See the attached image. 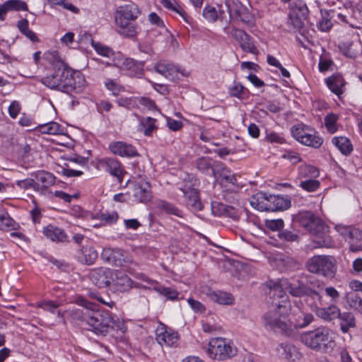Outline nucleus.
<instances>
[{"label":"nucleus","mask_w":362,"mask_h":362,"mask_svg":"<svg viewBox=\"0 0 362 362\" xmlns=\"http://www.w3.org/2000/svg\"><path fill=\"white\" fill-rule=\"evenodd\" d=\"M160 3L163 6L168 10L173 11L184 17L185 11L183 9L177 5L176 3L174 4L171 0H160Z\"/></svg>","instance_id":"obj_58"},{"label":"nucleus","mask_w":362,"mask_h":362,"mask_svg":"<svg viewBox=\"0 0 362 362\" xmlns=\"http://www.w3.org/2000/svg\"><path fill=\"white\" fill-rule=\"evenodd\" d=\"M33 176L36 180V185H41L44 188H47L55 182L54 175L47 171H37L33 174Z\"/></svg>","instance_id":"obj_34"},{"label":"nucleus","mask_w":362,"mask_h":362,"mask_svg":"<svg viewBox=\"0 0 362 362\" xmlns=\"http://www.w3.org/2000/svg\"><path fill=\"white\" fill-rule=\"evenodd\" d=\"M69 73V67L65 64H61V67L52 69L46 76L42 77L41 82L50 89L66 93Z\"/></svg>","instance_id":"obj_8"},{"label":"nucleus","mask_w":362,"mask_h":362,"mask_svg":"<svg viewBox=\"0 0 362 362\" xmlns=\"http://www.w3.org/2000/svg\"><path fill=\"white\" fill-rule=\"evenodd\" d=\"M139 49L140 52L144 53L145 54V57H144V59H142L141 60H137V64L143 65L145 62V60H147L151 57V55L153 52V49L151 47L150 43H148L146 45V44H144V45L140 44L139 45Z\"/></svg>","instance_id":"obj_59"},{"label":"nucleus","mask_w":362,"mask_h":362,"mask_svg":"<svg viewBox=\"0 0 362 362\" xmlns=\"http://www.w3.org/2000/svg\"><path fill=\"white\" fill-rule=\"evenodd\" d=\"M288 306L275 303V308L266 312L262 317V324L268 331L291 336L293 334V324L288 320Z\"/></svg>","instance_id":"obj_4"},{"label":"nucleus","mask_w":362,"mask_h":362,"mask_svg":"<svg viewBox=\"0 0 362 362\" xmlns=\"http://www.w3.org/2000/svg\"><path fill=\"white\" fill-rule=\"evenodd\" d=\"M321 14L322 16V20L319 22L317 25V28L323 32L329 31V29L332 27V23L330 21V18L334 17V11H330L329 12L325 11V14L321 10Z\"/></svg>","instance_id":"obj_47"},{"label":"nucleus","mask_w":362,"mask_h":362,"mask_svg":"<svg viewBox=\"0 0 362 362\" xmlns=\"http://www.w3.org/2000/svg\"><path fill=\"white\" fill-rule=\"evenodd\" d=\"M269 294L273 297H277L280 300L274 299L273 303H279L281 305H287L289 308L288 293L293 297L301 298L306 296L314 302L323 303L322 297V286L315 280H305L299 278L281 279L276 282L270 283Z\"/></svg>","instance_id":"obj_1"},{"label":"nucleus","mask_w":362,"mask_h":362,"mask_svg":"<svg viewBox=\"0 0 362 362\" xmlns=\"http://www.w3.org/2000/svg\"><path fill=\"white\" fill-rule=\"evenodd\" d=\"M332 144L344 155H349L353 151V146L349 139L344 136L334 137Z\"/></svg>","instance_id":"obj_40"},{"label":"nucleus","mask_w":362,"mask_h":362,"mask_svg":"<svg viewBox=\"0 0 362 362\" xmlns=\"http://www.w3.org/2000/svg\"><path fill=\"white\" fill-rule=\"evenodd\" d=\"M154 69L156 72L170 80L173 79L175 75L180 71V69L177 66L165 61H160L156 63Z\"/></svg>","instance_id":"obj_29"},{"label":"nucleus","mask_w":362,"mask_h":362,"mask_svg":"<svg viewBox=\"0 0 362 362\" xmlns=\"http://www.w3.org/2000/svg\"><path fill=\"white\" fill-rule=\"evenodd\" d=\"M230 96L238 98L240 100H246L250 96V91L241 83L234 82L228 88Z\"/></svg>","instance_id":"obj_38"},{"label":"nucleus","mask_w":362,"mask_h":362,"mask_svg":"<svg viewBox=\"0 0 362 362\" xmlns=\"http://www.w3.org/2000/svg\"><path fill=\"white\" fill-rule=\"evenodd\" d=\"M91 46L95 49V51L100 55L105 57H110L111 56H115L113 50L110 47L102 44L99 42H95L94 40H91L90 42Z\"/></svg>","instance_id":"obj_49"},{"label":"nucleus","mask_w":362,"mask_h":362,"mask_svg":"<svg viewBox=\"0 0 362 362\" xmlns=\"http://www.w3.org/2000/svg\"><path fill=\"white\" fill-rule=\"evenodd\" d=\"M314 320V316L312 313H304L299 312L295 318L294 322H291L293 324V329H300L307 327Z\"/></svg>","instance_id":"obj_39"},{"label":"nucleus","mask_w":362,"mask_h":362,"mask_svg":"<svg viewBox=\"0 0 362 362\" xmlns=\"http://www.w3.org/2000/svg\"><path fill=\"white\" fill-rule=\"evenodd\" d=\"M44 235L52 241L64 242L67 240V236L64 231L52 225H49L43 229Z\"/></svg>","instance_id":"obj_33"},{"label":"nucleus","mask_w":362,"mask_h":362,"mask_svg":"<svg viewBox=\"0 0 362 362\" xmlns=\"http://www.w3.org/2000/svg\"><path fill=\"white\" fill-rule=\"evenodd\" d=\"M237 350L226 339H212L206 349L207 355L216 360L223 361L236 355Z\"/></svg>","instance_id":"obj_9"},{"label":"nucleus","mask_w":362,"mask_h":362,"mask_svg":"<svg viewBox=\"0 0 362 362\" xmlns=\"http://www.w3.org/2000/svg\"><path fill=\"white\" fill-rule=\"evenodd\" d=\"M21 107L18 101H12L8 108L10 117L13 119L16 118L21 111Z\"/></svg>","instance_id":"obj_64"},{"label":"nucleus","mask_w":362,"mask_h":362,"mask_svg":"<svg viewBox=\"0 0 362 362\" xmlns=\"http://www.w3.org/2000/svg\"><path fill=\"white\" fill-rule=\"evenodd\" d=\"M70 76H68L67 83L69 86H66V93L70 92L73 90H81L86 85V78L84 75L78 71H74L69 68Z\"/></svg>","instance_id":"obj_27"},{"label":"nucleus","mask_w":362,"mask_h":362,"mask_svg":"<svg viewBox=\"0 0 362 362\" xmlns=\"http://www.w3.org/2000/svg\"><path fill=\"white\" fill-rule=\"evenodd\" d=\"M307 269L313 274L332 279L336 273L335 260L333 257L315 255L306 263Z\"/></svg>","instance_id":"obj_7"},{"label":"nucleus","mask_w":362,"mask_h":362,"mask_svg":"<svg viewBox=\"0 0 362 362\" xmlns=\"http://www.w3.org/2000/svg\"><path fill=\"white\" fill-rule=\"evenodd\" d=\"M300 186L308 192H315L320 187V182L317 180L309 179L302 181Z\"/></svg>","instance_id":"obj_57"},{"label":"nucleus","mask_w":362,"mask_h":362,"mask_svg":"<svg viewBox=\"0 0 362 362\" xmlns=\"http://www.w3.org/2000/svg\"><path fill=\"white\" fill-rule=\"evenodd\" d=\"M96 166L99 169H105L112 175L119 177L122 175V168L119 162L112 158H103L96 160Z\"/></svg>","instance_id":"obj_23"},{"label":"nucleus","mask_w":362,"mask_h":362,"mask_svg":"<svg viewBox=\"0 0 362 362\" xmlns=\"http://www.w3.org/2000/svg\"><path fill=\"white\" fill-rule=\"evenodd\" d=\"M203 16L209 21L214 22L218 18V13L214 6H206L202 13Z\"/></svg>","instance_id":"obj_60"},{"label":"nucleus","mask_w":362,"mask_h":362,"mask_svg":"<svg viewBox=\"0 0 362 362\" xmlns=\"http://www.w3.org/2000/svg\"><path fill=\"white\" fill-rule=\"evenodd\" d=\"M211 211L216 216H225L238 221L240 218L239 209L233 206L226 205L221 202L211 203Z\"/></svg>","instance_id":"obj_20"},{"label":"nucleus","mask_w":362,"mask_h":362,"mask_svg":"<svg viewBox=\"0 0 362 362\" xmlns=\"http://www.w3.org/2000/svg\"><path fill=\"white\" fill-rule=\"evenodd\" d=\"M294 227L295 226L293 224L290 228H286L279 231V238L281 240L288 243H298L300 238L298 230L294 228Z\"/></svg>","instance_id":"obj_36"},{"label":"nucleus","mask_w":362,"mask_h":362,"mask_svg":"<svg viewBox=\"0 0 362 362\" xmlns=\"http://www.w3.org/2000/svg\"><path fill=\"white\" fill-rule=\"evenodd\" d=\"M13 219L10 218L8 213L0 209V229H9L13 226Z\"/></svg>","instance_id":"obj_55"},{"label":"nucleus","mask_w":362,"mask_h":362,"mask_svg":"<svg viewBox=\"0 0 362 362\" xmlns=\"http://www.w3.org/2000/svg\"><path fill=\"white\" fill-rule=\"evenodd\" d=\"M101 257L105 262L116 267H126L133 261L132 256L119 248H104Z\"/></svg>","instance_id":"obj_12"},{"label":"nucleus","mask_w":362,"mask_h":362,"mask_svg":"<svg viewBox=\"0 0 362 362\" xmlns=\"http://www.w3.org/2000/svg\"><path fill=\"white\" fill-rule=\"evenodd\" d=\"M325 83L329 89L337 95L344 93L343 88L346 82L341 75H332L325 79Z\"/></svg>","instance_id":"obj_31"},{"label":"nucleus","mask_w":362,"mask_h":362,"mask_svg":"<svg viewBox=\"0 0 362 362\" xmlns=\"http://www.w3.org/2000/svg\"><path fill=\"white\" fill-rule=\"evenodd\" d=\"M3 6L6 15L11 11H28L26 3L21 0H8L3 4Z\"/></svg>","instance_id":"obj_45"},{"label":"nucleus","mask_w":362,"mask_h":362,"mask_svg":"<svg viewBox=\"0 0 362 362\" xmlns=\"http://www.w3.org/2000/svg\"><path fill=\"white\" fill-rule=\"evenodd\" d=\"M337 319L338 320L340 330L343 333H347L350 329L354 328L356 326L355 316L351 312L341 313L340 311Z\"/></svg>","instance_id":"obj_30"},{"label":"nucleus","mask_w":362,"mask_h":362,"mask_svg":"<svg viewBox=\"0 0 362 362\" xmlns=\"http://www.w3.org/2000/svg\"><path fill=\"white\" fill-rule=\"evenodd\" d=\"M134 10V6L130 4L120 6L116 9L114 18L119 34L127 37L135 35Z\"/></svg>","instance_id":"obj_6"},{"label":"nucleus","mask_w":362,"mask_h":362,"mask_svg":"<svg viewBox=\"0 0 362 362\" xmlns=\"http://www.w3.org/2000/svg\"><path fill=\"white\" fill-rule=\"evenodd\" d=\"M310 130L308 126L303 124L295 125L291 129L292 136L300 143H302Z\"/></svg>","instance_id":"obj_48"},{"label":"nucleus","mask_w":362,"mask_h":362,"mask_svg":"<svg viewBox=\"0 0 362 362\" xmlns=\"http://www.w3.org/2000/svg\"><path fill=\"white\" fill-rule=\"evenodd\" d=\"M256 197L257 201L265 200L267 202L264 206V209L266 211H284L288 209L291 206V200L279 195L260 192L256 194Z\"/></svg>","instance_id":"obj_13"},{"label":"nucleus","mask_w":362,"mask_h":362,"mask_svg":"<svg viewBox=\"0 0 362 362\" xmlns=\"http://www.w3.org/2000/svg\"><path fill=\"white\" fill-rule=\"evenodd\" d=\"M109 149L113 154L122 157L130 158L136 155L134 146L123 141H114L110 143Z\"/></svg>","instance_id":"obj_25"},{"label":"nucleus","mask_w":362,"mask_h":362,"mask_svg":"<svg viewBox=\"0 0 362 362\" xmlns=\"http://www.w3.org/2000/svg\"><path fill=\"white\" fill-rule=\"evenodd\" d=\"M105 88L112 92L115 96L119 95L124 90V88L118 83L115 80L108 78L105 82Z\"/></svg>","instance_id":"obj_52"},{"label":"nucleus","mask_w":362,"mask_h":362,"mask_svg":"<svg viewBox=\"0 0 362 362\" xmlns=\"http://www.w3.org/2000/svg\"><path fill=\"white\" fill-rule=\"evenodd\" d=\"M156 119L151 117H142L139 119L138 131L146 136H151L153 131L158 129Z\"/></svg>","instance_id":"obj_32"},{"label":"nucleus","mask_w":362,"mask_h":362,"mask_svg":"<svg viewBox=\"0 0 362 362\" xmlns=\"http://www.w3.org/2000/svg\"><path fill=\"white\" fill-rule=\"evenodd\" d=\"M51 6H62L64 8L74 13L78 12V8L74 6L72 4L66 2V0H46Z\"/></svg>","instance_id":"obj_54"},{"label":"nucleus","mask_w":362,"mask_h":362,"mask_svg":"<svg viewBox=\"0 0 362 362\" xmlns=\"http://www.w3.org/2000/svg\"><path fill=\"white\" fill-rule=\"evenodd\" d=\"M98 252L90 245H84L78 252V259L86 264H93L98 258Z\"/></svg>","instance_id":"obj_28"},{"label":"nucleus","mask_w":362,"mask_h":362,"mask_svg":"<svg viewBox=\"0 0 362 362\" xmlns=\"http://www.w3.org/2000/svg\"><path fill=\"white\" fill-rule=\"evenodd\" d=\"M278 354L290 362H294L301 357L300 353L297 347L290 343H281L277 348Z\"/></svg>","instance_id":"obj_24"},{"label":"nucleus","mask_w":362,"mask_h":362,"mask_svg":"<svg viewBox=\"0 0 362 362\" xmlns=\"http://www.w3.org/2000/svg\"><path fill=\"white\" fill-rule=\"evenodd\" d=\"M266 226L272 230L280 231L283 230L284 221L281 219L267 220Z\"/></svg>","instance_id":"obj_63"},{"label":"nucleus","mask_w":362,"mask_h":362,"mask_svg":"<svg viewBox=\"0 0 362 362\" xmlns=\"http://www.w3.org/2000/svg\"><path fill=\"white\" fill-rule=\"evenodd\" d=\"M115 270L101 267L91 269L88 278L91 282L99 288H110Z\"/></svg>","instance_id":"obj_14"},{"label":"nucleus","mask_w":362,"mask_h":362,"mask_svg":"<svg viewBox=\"0 0 362 362\" xmlns=\"http://www.w3.org/2000/svg\"><path fill=\"white\" fill-rule=\"evenodd\" d=\"M115 66L123 71H129L135 66L134 59L128 58L121 53H117L113 57Z\"/></svg>","instance_id":"obj_35"},{"label":"nucleus","mask_w":362,"mask_h":362,"mask_svg":"<svg viewBox=\"0 0 362 362\" xmlns=\"http://www.w3.org/2000/svg\"><path fill=\"white\" fill-rule=\"evenodd\" d=\"M158 206L160 209L165 211L167 214H173L178 217L182 216V211L173 204L168 203L163 200H160L158 202Z\"/></svg>","instance_id":"obj_51"},{"label":"nucleus","mask_w":362,"mask_h":362,"mask_svg":"<svg viewBox=\"0 0 362 362\" xmlns=\"http://www.w3.org/2000/svg\"><path fill=\"white\" fill-rule=\"evenodd\" d=\"M334 228L339 234L349 243V245L351 243V240H353L354 238L355 232L358 230V228H355L353 226H347L342 223L337 224Z\"/></svg>","instance_id":"obj_37"},{"label":"nucleus","mask_w":362,"mask_h":362,"mask_svg":"<svg viewBox=\"0 0 362 362\" xmlns=\"http://www.w3.org/2000/svg\"><path fill=\"white\" fill-rule=\"evenodd\" d=\"M308 280H315L318 281L322 286V297H323V293L325 292V295L329 298L330 304L335 305L340 298L339 292L333 286H327L325 287V284L323 282H320L319 280L315 279L314 278L308 279ZM324 299V298H322Z\"/></svg>","instance_id":"obj_43"},{"label":"nucleus","mask_w":362,"mask_h":362,"mask_svg":"<svg viewBox=\"0 0 362 362\" xmlns=\"http://www.w3.org/2000/svg\"><path fill=\"white\" fill-rule=\"evenodd\" d=\"M293 224L304 228L313 236V242L316 247H332L334 243L329 235V227L317 216L310 211H299L293 216Z\"/></svg>","instance_id":"obj_2"},{"label":"nucleus","mask_w":362,"mask_h":362,"mask_svg":"<svg viewBox=\"0 0 362 362\" xmlns=\"http://www.w3.org/2000/svg\"><path fill=\"white\" fill-rule=\"evenodd\" d=\"M39 131L42 134H62L64 127L55 122H51L39 126Z\"/></svg>","instance_id":"obj_42"},{"label":"nucleus","mask_w":362,"mask_h":362,"mask_svg":"<svg viewBox=\"0 0 362 362\" xmlns=\"http://www.w3.org/2000/svg\"><path fill=\"white\" fill-rule=\"evenodd\" d=\"M133 281L123 272L115 270L110 288L114 291L125 292L132 286Z\"/></svg>","instance_id":"obj_21"},{"label":"nucleus","mask_w":362,"mask_h":362,"mask_svg":"<svg viewBox=\"0 0 362 362\" xmlns=\"http://www.w3.org/2000/svg\"><path fill=\"white\" fill-rule=\"evenodd\" d=\"M338 47L343 55L351 59L356 58L359 52H362V46L359 41L341 42Z\"/></svg>","instance_id":"obj_26"},{"label":"nucleus","mask_w":362,"mask_h":362,"mask_svg":"<svg viewBox=\"0 0 362 362\" xmlns=\"http://www.w3.org/2000/svg\"><path fill=\"white\" fill-rule=\"evenodd\" d=\"M229 16L235 21H240L245 24H250L254 17L247 5L240 0H225Z\"/></svg>","instance_id":"obj_10"},{"label":"nucleus","mask_w":362,"mask_h":362,"mask_svg":"<svg viewBox=\"0 0 362 362\" xmlns=\"http://www.w3.org/2000/svg\"><path fill=\"white\" fill-rule=\"evenodd\" d=\"M301 341L308 347L325 353L332 351L336 345L334 332L326 326L303 333Z\"/></svg>","instance_id":"obj_5"},{"label":"nucleus","mask_w":362,"mask_h":362,"mask_svg":"<svg viewBox=\"0 0 362 362\" xmlns=\"http://www.w3.org/2000/svg\"><path fill=\"white\" fill-rule=\"evenodd\" d=\"M322 143V138L317 135L315 131L310 129L301 144L314 148H319Z\"/></svg>","instance_id":"obj_44"},{"label":"nucleus","mask_w":362,"mask_h":362,"mask_svg":"<svg viewBox=\"0 0 362 362\" xmlns=\"http://www.w3.org/2000/svg\"><path fill=\"white\" fill-rule=\"evenodd\" d=\"M137 198L140 202L148 203L153 198L151 186L146 176L137 175Z\"/></svg>","instance_id":"obj_22"},{"label":"nucleus","mask_w":362,"mask_h":362,"mask_svg":"<svg viewBox=\"0 0 362 362\" xmlns=\"http://www.w3.org/2000/svg\"><path fill=\"white\" fill-rule=\"evenodd\" d=\"M59 304L52 300H43L38 303V307L44 310L54 313L58 308Z\"/></svg>","instance_id":"obj_62"},{"label":"nucleus","mask_w":362,"mask_h":362,"mask_svg":"<svg viewBox=\"0 0 362 362\" xmlns=\"http://www.w3.org/2000/svg\"><path fill=\"white\" fill-rule=\"evenodd\" d=\"M137 280L141 281V282L137 281V288H150L151 286H153V289L157 291L160 294L166 297L170 300H175L178 297L179 293L173 288L163 286H156L155 284H157V282L149 279L144 274H137Z\"/></svg>","instance_id":"obj_15"},{"label":"nucleus","mask_w":362,"mask_h":362,"mask_svg":"<svg viewBox=\"0 0 362 362\" xmlns=\"http://www.w3.org/2000/svg\"><path fill=\"white\" fill-rule=\"evenodd\" d=\"M226 33L230 34L240 45L242 49L252 54L258 52L257 48L251 40L250 36L243 30L238 28H232L230 30L224 29Z\"/></svg>","instance_id":"obj_17"},{"label":"nucleus","mask_w":362,"mask_h":362,"mask_svg":"<svg viewBox=\"0 0 362 362\" xmlns=\"http://www.w3.org/2000/svg\"><path fill=\"white\" fill-rule=\"evenodd\" d=\"M337 116L333 113L328 114L325 118V124L330 133H334L337 130L336 122Z\"/></svg>","instance_id":"obj_56"},{"label":"nucleus","mask_w":362,"mask_h":362,"mask_svg":"<svg viewBox=\"0 0 362 362\" xmlns=\"http://www.w3.org/2000/svg\"><path fill=\"white\" fill-rule=\"evenodd\" d=\"M156 339L159 344H165L169 346H176L179 339L177 332L168 329L167 326L160 323L156 331Z\"/></svg>","instance_id":"obj_19"},{"label":"nucleus","mask_w":362,"mask_h":362,"mask_svg":"<svg viewBox=\"0 0 362 362\" xmlns=\"http://www.w3.org/2000/svg\"><path fill=\"white\" fill-rule=\"evenodd\" d=\"M180 189L184 194L185 202L187 207L193 212L202 210L203 204L200 200L197 189L194 188L189 182H186Z\"/></svg>","instance_id":"obj_16"},{"label":"nucleus","mask_w":362,"mask_h":362,"mask_svg":"<svg viewBox=\"0 0 362 362\" xmlns=\"http://www.w3.org/2000/svg\"><path fill=\"white\" fill-rule=\"evenodd\" d=\"M350 250L352 252L362 251V230H358L355 232V236L353 240H351L349 245Z\"/></svg>","instance_id":"obj_53"},{"label":"nucleus","mask_w":362,"mask_h":362,"mask_svg":"<svg viewBox=\"0 0 362 362\" xmlns=\"http://www.w3.org/2000/svg\"><path fill=\"white\" fill-rule=\"evenodd\" d=\"M119 216L117 212H111V213H103L100 216V221L104 224H112L115 223Z\"/></svg>","instance_id":"obj_61"},{"label":"nucleus","mask_w":362,"mask_h":362,"mask_svg":"<svg viewBox=\"0 0 362 362\" xmlns=\"http://www.w3.org/2000/svg\"><path fill=\"white\" fill-rule=\"evenodd\" d=\"M77 303L83 309L76 312V316L89 325L95 333L105 334L113 327V318L107 313L101 311L97 305L82 297L78 298Z\"/></svg>","instance_id":"obj_3"},{"label":"nucleus","mask_w":362,"mask_h":362,"mask_svg":"<svg viewBox=\"0 0 362 362\" xmlns=\"http://www.w3.org/2000/svg\"><path fill=\"white\" fill-rule=\"evenodd\" d=\"M42 59L54 68L61 67V64H64L57 51H47L44 53Z\"/></svg>","instance_id":"obj_46"},{"label":"nucleus","mask_w":362,"mask_h":362,"mask_svg":"<svg viewBox=\"0 0 362 362\" xmlns=\"http://www.w3.org/2000/svg\"><path fill=\"white\" fill-rule=\"evenodd\" d=\"M346 300L349 307L357 311L362 306L361 298L354 291L348 293L346 296Z\"/></svg>","instance_id":"obj_50"},{"label":"nucleus","mask_w":362,"mask_h":362,"mask_svg":"<svg viewBox=\"0 0 362 362\" xmlns=\"http://www.w3.org/2000/svg\"><path fill=\"white\" fill-rule=\"evenodd\" d=\"M209 296L212 301L222 305H231L234 301V298L230 293L223 291H214Z\"/></svg>","instance_id":"obj_41"},{"label":"nucleus","mask_w":362,"mask_h":362,"mask_svg":"<svg viewBox=\"0 0 362 362\" xmlns=\"http://www.w3.org/2000/svg\"><path fill=\"white\" fill-rule=\"evenodd\" d=\"M309 11L308 6L302 1L296 4V7L292 8L288 15V25L291 31H300L308 19Z\"/></svg>","instance_id":"obj_11"},{"label":"nucleus","mask_w":362,"mask_h":362,"mask_svg":"<svg viewBox=\"0 0 362 362\" xmlns=\"http://www.w3.org/2000/svg\"><path fill=\"white\" fill-rule=\"evenodd\" d=\"M312 302L315 308V315L325 322H332L339 317L340 309L336 305L330 304L329 306L322 307L326 304L325 299H323L322 304L314 302L313 300Z\"/></svg>","instance_id":"obj_18"}]
</instances>
